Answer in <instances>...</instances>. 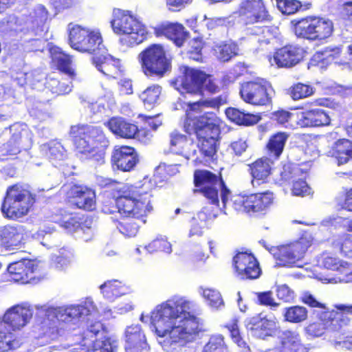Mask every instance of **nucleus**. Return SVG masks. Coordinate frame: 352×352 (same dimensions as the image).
Masks as SVG:
<instances>
[{"instance_id":"nucleus-11","label":"nucleus","mask_w":352,"mask_h":352,"mask_svg":"<svg viewBox=\"0 0 352 352\" xmlns=\"http://www.w3.org/2000/svg\"><path fill=\"white\" fill-rule=\"evenodd\" d=\"M274 93V90L271 83L262 78L244 81L239 86V96L241 100L254 107L271 104Z\"/></svg>"},{"instance_id":"nucleus-21","label":"nucleus","mask_w":352,"mask_h":352,"mask_svg":"<svg viewBox=\"0 0 352 352\" xmlns=\"http://www.w3.org/2000/svg\"><path fill=\"white\" fill-rule=\"evenodd\" d=\"M246 327L256 338L265 339L276 334L278 326L273 317H262L261 315L253 316L246 321Z\"/></svg>"},{"instance_id":"nucleus-5","label":"nucleus","mask_w":352,"mask_h":352,"mask_svg":"<svg viewBox=\"0 0 352 352\" xmlns=\"http://www.w3.org/2000/svg\"><path fill=\"white\" fill-rule=\"evenodd\" d=\"M171 85L181 94L203 95L206 91L210 94L219 91V87L212 76L200 69L186 67L182 75L175 77Z\"/></svg>"},{"instance_id":"nucleus-58","label":"nucleus","mask_w":352,"mask_h":352,"mask_svg":"<svg viewBox=\"0 0 352 352\" xmlns=\"http://www.w3.org/2000/svg\"><path fill=\"white\" fill-rule=\"evenodd\" d=\"M188 138L186 135L184 134L177 131H174L170 134V146L172 148L176 147V148L173 151L175 154H181L182 152V150L188 144Z\"/></svg>"},{"instance_id":"nucleus-51","label":"nucleus","mask_w":352,"mask_h":352,"mask_svg":"<svg viewBox=\"0 0 352 352\" xmlns=\"http://www.w3.org/2000/svg\"><path fill=\"white\" fill-rule=\"evenodd\" d=\"M208 305L214 309H220L223 307V301L220 293L212 289H202L201 293Z\"/></svg>"},{"instance_id":"nucleus-48","label":"nucleus","mask_w":352,"mask_h":352,"mask_svg":"<svg viewBox=\"0 0 352 352\" xmlns=\"http://www.w3.org/2000/svg\"><path fill=\"white\" fill-rule=\"evenodd\" d=\"M293 117L294 113L289 110L279 108L270 113V119L273 123L278 126H286L291 122Z\"/></svg>"},{"instance_id":"nucleus-53","label":"nucleus","mask_w":352,"mask_h":352,"mask_svg":"<svg viewBox=\"0 0 352 352\" xmlns=\"http://www.w3.org/2000/svg\"><path fill=\"white\" fill-rule=\"evenodd\" d=\"M336 271L339 272L340 276L328 280L325 279V280H327V283H337L341 282H352V265L342 261Z\"/></svg>"},{"instance_id":"nucleus-9","label":"nucleus","mask_w":352,"mask_h":352,"mask_svg":"<svg viewBox=\"0 0 352 352\" xmlns=\"http://www.w3.org/2000/svg\"><path fill=\"white\" fill-rule=\"evenodd\" d=\"M138 58L147 77L162 78L170 68V60L162 44L149 45L140 53Z\"/></svg>"},{"instance_id":"nucleus-1","label":"nucleus","mask_w":352,"mask_h":352,"mask_svg":"<svg viewBox=\"0 0 352 352\" xmlns=\"http://www.w3.org/2000/svg\"><path fill=\"white\" fill-rule=\"evenodd\" d=\"M196 308L193 301L175 296L152 311L150 320L165 351H170L195 340L199 331L198 319L193 314Z\"/></svg>"},{"instance_id":"nucleus-54","label":"nucleus","mask_w":352,"mask_h":352,"mask_svg":"<svg viewBox=\"0 0 352 352\" xmlns=\"http://www.w3.org/2000/svg\"><path fill=\"white\" fill-rule=\"evenodd\" d=\"M227 329L230 333V336L232 340L242 349V352H248L250 351L245 342L241 338L240 332L238 327L237 320H232L227 324Z\"/></svg>"},{"instance_id":"nucleus-17","label":"nucleus","mask_w":352,"mask_h":352,"mask_svg":"<svg viewBox=\"0 0 352 352\" xmlns=\"http://www.w3.org/2000/svg\"><path fill=\"white\" fill-rule=\"evenodd\" d=\"M91 62L98 71L109 79L122 76L124 69L120 60L110 55L104 45L92 55Z\"/></svg>"},{"instance_id":"nucleus-37","label":"nucleus","mask_w":352,"mask_h":352,"mask_svg":"<svg viewBox=\"0 0 352 352\" xmlns=\"http://www.w3.org/2000/svg\"><path fill=\"white\" fill-rule=\"evenodd\" d=\"M278 338L284 349L297 351L302 346L300 334L297 331H283Z\"/></svg>"},{"instance_id":"nucleus-20","label":"nucleus","mask_w":352,"mask_h":352,"mask_svg":"<svg viewBox=\"0 0 352 352\" xmlns=\"http://www.w3.org/2000/svg\"><path fill=\"white\" fill-rule=\"evenodd\" d=\"M233 263L237 276L242 279H255L261 273L258 263L252 254L239 252L233 258Z\"/></svg>"},{"instance_id":"nucleus-46","label":"nucleus","mask_w":352,"mask_h":352,"mask_svg":"<svg viewBox=\"0 0 352 352\" xmlns=\"http://www.w3.org/2000/svg\"><path fill=\"white\" fill-rule=\"evenodd\" d=\"M277 8L283 14L291 15L298 12L302 7L299 0H275Z\"/></svg>"},{"instance_id":"nucleus-33","label":"nucleus","mask_w":352,"mask_h":352,"mask_svg":"<svg viewBox=\"0 0 352 352\" xmlns=\"http://www.w3.org/2000/svg\"><path fill=\"white\" fill-rule=\"evenodd\" d=\"M212 51L219 60L228 62L238 55L239 46L234 41H227L214 44Z\"/></svg>"},{"instance_id":"nucleus-23","label":"nucleus","mask_w":352,"mask_h":352,"mask_svg":"<svg viewBox=\"0 0 352 352\" xmlns=\"http://www.w3.org/2000/svg\"><path fill=\"white\" fill-rule=\"evenodd\" d=\"M94 128L88 124L72 125L69 134L72 138L75 151L79 154L91 153V137Z\"/></svg>"},{"instance_id":"nucleus-6","label":"nucleus","mask_w":352,"mask_h":352,"mask_svg":"<svg viewBox=\"0 0 352 352\" xmlns=\"http://www.w3.org/2000/svg\"><path fill=\"white\" fill-rule=\"evenodd\" d=\"M298 38L309 41H321L333 34L334 25L331 20L316 15H309L292 21Z\"/></svg>"},{"instance_id":"nucleus-26","label":"nucleus","mask_w":352,"mask_h":352,"mask_svg":"<svg viewBox=\"0 0 352 352\" xmlns=\"http://www.w3.org/2000/svg\"><path fill=\"white\" fill-rule=\"evenodd\" d=\"M110 131L123 138H138V126L121 117H112L104 123Z\"/></svg>"},{"instance_id":"nucleus-29","label":"nucleus","mask_w":352,"mask_h":352,"mask_svg":"<svg viewBox=\"0 0 352 352\" xmlns=\"http://www.w3.org/2000/svg\"><path fill=\"white\" fill-rule=\"evenodd\" d=\"M72 192L78 208L90 211L95 209L96 194L94 190L84 186H76Z\"/></svg>"},{"instance_id":"nucleus-12","label":"nucleus","mask_w":352,"mask_h":352,"mask_svg":"<svg viewBox=\"0 0 352 352\" xmlns=\"http://www.w3.org/2000/svg\"><path fill=\"white\" fill-rule=\"evenodd\" d=\"M68 41L72 49L92 55L103 45L102 38L99 32L80 25H74L69 28Z\"/></svg>"},{"instance_id":"nucleus-61","label":"nucleus","mask_w":352,"mask_h":352,"mask_svg":"<svg viewBox=\"0 0 352 352\" xmlns=\"http://www.w3.org/2000/svg\"><path fill=\"white\" fill-rule=\"evenodd\" d=\"M16 345L17 342L14 340V336L12 333L6 334L0 333V352L14 349Z\"/></svg>"},{"instance_id":"nucleus-13","label":"nucleus","mask_w":352,"mask_h":352,"mask_svg":"<svg viewBox=\"0 0 352 352\" xmlns=\"http://www.w3.org/2000/svg\"><path fill=\"white\" fill-rule=\"evenodd\" d=\"M311 245V236H304L296 241L272 248L270 252L276 259L277 265L293 267L304 257Z\"/></svg>"},{"instance_id":"nucleus-31","label":"nucleus","mask_w":352,"mask_h":352,"mask_svg":"<svg viewBox=\"0 0 352 352\" xmlns=\"http://www.w3.org/2000/svg\"><path fill=\"white\" fill-rule=\"evenodd\" d=\"M103 296L109 301L132 292L130 286L122 284L117 280H108L100 286Z\"/></svg>"},{"instance_id":"nucleus-18","label":"nucleus","mask_w":352,"mask_h":352,"mask_svg":"<svg viewBox=\"0 0 352 352\" xmlns=\"http://www.w3.org/2000/svg\"><path fill=\"white\" fill-rule=\"evenodd\" d=\"M342 315L334 311H324L320 318V320L309 324L305 328L306 334L310 337H320L325 331H338L343 326L346 325L349 320H342Z\"/></svg>"},{"instance_id":"nucleus-3","label":"nucleus","mask_w":352,"mask_h":352,"mask_svg":"<svg viewBox=\"0 0 352 352\" xmlns=\"http://www.w3.org/2000/svg\"><path fill=\"white\" fill-rule=\"evenodd\" d=\"M142 186H126L116 198L118 212L126 218L139 219L152 210L148 190L155 187V181L144 178Z\"/></svg>"},{"instance_id":"nucleus-16","label":"nucleus","mask_w":352,"mask_h":352,"mask_svg":"<svg viewBox=\"0 0 352 352\" xmlns=\"http://www.w3.org/2000/svg\"><path fill=\"white\" fill-rule=\"evenodd\" d=\"M44 269V265L36 260H23L11 263L8 267L10 280L29 283L38 277Z\"/></svg>"},{"instance_id":"nucleus-42","label":"nucleus","mask_w":352,"mask_h":352,"mask_svg":"<svg viewBox=\"0 0 352 352\" xmlns=\"http://www.w3.org/2000/svg\"><path fill=\"white\" fill-rule=\"evenodd\" d=\"M60 225L69 232L82 231L83 233L87 234V236L83 237L85 241H88L92 234V230L90 227H87L86 229L80 227V223L76 216L69 215L65 217L61 221Z\"/></svg>"},{"instance_id":"nucleus-7","label":"nucleus","mask_w":352,"mask_h":352,"mask_svg":"<svg viewBox=\"0 0 352 352\" xmlns=\"http://www.w3.org/2000/svg\"><path fill=\"white\" fill-rule=\"evenodd\" d=\"M97 314L95 310V305L91 299L87 298L85 302L78 305H71L61 307H44L40 311V314H44L45 318L43 324L49 328L56 327L58 322H70L84 316Z\"/></svg>"},{"instance_id":"nucleus-44","label":"nucleus","mask_w":352,"mask_h":352,"mask_svg":"<svg viewBox=\"0 0 352 352\" xmlns=\"http://www.w3.org/2000/svg\"><path fill=\"white\" fill-rule=\"evenodd\" d=\"M283 315L286 321L298 323L307 319V311L305 307L302 306H292L285 308Z\"/></svg>"},{"instance_id":"nucleus-50","label":"nucleus","mask_w":352,"mask_h":352,"mask_svg":"<svg viewBox=\"0 0 352 352\" xmlns=\"http://www.w3.org/2000/svg\"><path fill=\"white\" fill-rule=\"evenodd\" d=\"M342 261L339 258L328 252L322 253L317 259L318 266L335 271L338 269Z\"/></svg>"},{"instance_id":"nucleus-24","label":"nucleus","mask_w":352,"mask_h":352,"mask_svg":"<svg viewBox=\"0 0 352 352\" xmlns=\"http://www.w3.org/2000/svg\"><path fill=\"white\" fill-rule=\"evenodd\" d=\"M329 113L322 108H309L300 112L297 124L301 128H319L331 124Z\"/></svg>"},{"instance_id":"nucleus-57","label":"nucleus","mask_w":352,"mask_h":352,"mask_svg":"<svg viewBox=\"0 0 352 352\" xmlns=\"http://www.w3.org/2000/svg\"><path fill=\"white\" fill-rule=\"evenodd\" d=\"M92 342L95 350H99V352H114L117 348L116 341L107 336H104L102 340H95Z\"/></svg>"},{"instance_id":"nucleus-15","label":"nucleus","mask_w":352,"mask_h":352,"mask_svg":"<svg viewBox=\"0 0 352 352\" xmlns=\"http://www.w3.org/2000/svg\"><path fill=\"white\" fill-rule=\"evenodd\" d=\"M274 199V194L270 191L249 195H235L231 197L230 207L239 212L254 213L268 208Z\"/></svg>"},{"instance_id":"nucleus-36","label":"nucleus","mask_w":352,"mask_h":352,"mask_svg":"<svg viewBox=\"0 0 352 352\" xmlns=\"http://www.w3.org/2000/svg\"><path fill=\"white\" fill-rule=\"evenodd\" d=\"M315 92L316 88L311 84L298 82L293 83L286 93L293 101H298L311 97Z\"/></svg>"},{"instance_id":"nucleus-34","label":"nucleus","mask_w":352,"mask_h":352,"mask_svg":"<svg viewBox=\"0 0 352 352\" xmlns=\"http://www.w3.org/2000/svg\"><path fill=\"white\" fill-rule=\"evenodd\" d=\"M289 134L285 131H278L270 136L265 146L267 154H282Z\"/></svg>"},{"instance_id":"nucleus-22","label":"nucleus","mask_w":352,"mask_h":352,"mask_svg":"<svg viewBox=\"0 0 352 352\" xmlns=\"http://www.w3.org/2000/svg\"><path fill=\"white\" fill-rule=\"evenodd\" d=\"M153 32L157 37H166L178 47H182L190 36L183 24L178 22L162 23L153 28Z\"/></svg>"},{"instance_id":"nucleus-64","label":"nucleus","mask_w":352,"mask_h":352,"mask_svg":"<svg viewBox=\"0 0 352 352\" xmlns=\"http://www.w3.org/2000/svg\"><path fill=\"white\" fill-rule=\"evenodd\" d=\"M311 193V188L304 180L296 181L293 184L292 194L295 196L304 197Z\"/></svg>"},{"instance_id":"nucleus-19","label":"nucleus","mask_w":352,"mask_h":352,"mask_svg":"<svg viewBox=\"0 0 352 352\" xmlns=\"http://www.w3.org/2000/svg\"><path fill=\"white\" fill-rule=\"evenodd\" d=\"M305 54L306 50L300 45L289 43L276 49L269 60L273 58L278 67L290 68L301 62Z\"/></svg>"},{"instance_id":"nucleus-43","label":"nucleus","mask_w":352,"mask_h":352,"mask_svg":"<svg viewBox=\"0 0 352 352\" xmlns=\"http://www.w3.org/2000/svg\"><path fill=\"white\" fill-rule=\"evenodd\" d=\"M162 87L153 85L147 87L140 96L146 108L151 109L157 103L161 94Z\"/></svg>"},{"instance_id":"nucleus-62","label":"nucleus","mask_w":352,"mask_h":352,"mask_svg":"<svg viewBox=\"0 0 352 352\" xmlns=\"http://www.w3.org/2000/svg\"><path fill=\"white\" fill-rule=\"evenodd\" d=\"M256 295L258 303L261 305L270 306L271 307H277L279 305V303L275 301L273 293L271 291L258 292Z\"/></svg>"},{"instance_id":"nucleus-39","label":"nucleus","mask_w":352,"mask_h":352,"mask_svg":"<svg viewBox=\"0 0 352 352\" xmlns=\"http://www.w3.org/2000/svg\"><path fill=\"white\" fill-rule=\"evenodd\" d=\"M52 62L60 72L71 77L74 76L75 72L71 67L72 62L71 56L58 52L53 55Z\"/></svg>"},{"instance_id":"nucleus-28","label":"nucleus","mask_w":352,"mask_h":352,"mask_svg":"<svg viewBox=\"0 0 352 352\" xmlns=\"http://www.w3.org/2000/svg\"><path fill=\"white\" fill-rule=\"evenodd\" d=\"M342 53L341 47H327L316 52L313 56L312 61L320 67H327L333 63L340 64Z\"/></svg>"},{"instance_id":"nucleus-60","label":"nucleus","mask_w":352,"mask_h":352,"mask_svg":"<svg viewBox=\"0 0 352 352\" xmlns=\"http://www.w3.org/2000/svg\"><path fill=\"white\" fill-rule=\"evenodd\" d=\"M109 146V140L102 135H98L91 140V153L104 154Z\"/></svg>"},{"instance_id":"nucleus-35","label":"nucleus","mask_w":352,"mask_h":352,"mask_svg":"<svg viewBox=\"0 0 352 352\" xmlns=\"http://www.w3.org/2000/svg\"><path fill=\"white\" fill-rule=\"evenodd\" d=\"M0 237L6 246H17L23 239L22 229L11 225L3 226L0 229Z\"/></svg>"},{"instance_id":"nucleus-14","label":"nucleus","mask_w":352,"mask_h":352,"mask_svg":"<svg viewBox=\"0 0 352 352\" xmlns=\"http://www.w3.org/2000/svg\"><path fill=\"white\" fill-rule=\"evenodd\" d=\"M236 13L245 26L267 23L273 19L265 0H242Z\"/></svg>"},{"instance_id":"nucleus-10","label":"nucleus","mask_w":352,"mask_h":352,"mask_svg":"<svg viewBox=\"0 0 352 352\" xmlns=\"http://www.w3.org/2000/svg\"><path fill=\"white\" fill-rule=\"evenodd\" d=\"M195 186L200 187L199 191L210 202L217 206H219V191L224 207L228 204L230 190L226 188L221 176L208 170H196L194 174Z\"/></svg>"},{"instance_id":"nucleus-49","label":"nucleus","mask_w":352,"mask_h":352,"mask_svg":"<svg viewBox=\"0 0 352 352\" xmlns=\"http://www.w3.org/2000/svg\"><path fill=\"white\" fill-rule=\"evenodd\" d=\"M73 258L74 254L70 250L61 248L54 256L55 267L58 270H63L72 263Z\"/></svg>"},{"instance_id":"nucleus-40","label":"nucleus","mask_w":352,"mask_h":352,"mask_svg":"<svg viewBox=\"0 0 352 352\" xmlns=\"http://www.w3.org/2000/svg\"><path fill=\"white\" fill-rule=\"evenodd\" d=\"M142 118V124L138 126V139H149L152 135L151 132L155 131L160 123H157L153 116H140Z\"/></svg>"},{"instance_id":"nucleus-56","label":"nucleus","mask_w":352,"mask_h":352,"mask_svg":"<svg viewBox=\"0 0 352 352\" xmlns=\"http://www.w3.org/2000/svg\"><path fill=\"white\" fill-rule=\"evenodd\" d=\"M116 226L120 232L126 237L135 236L139 228L138 225L134 221L126 219L119 221Z\"/></svg>"},{"instance_id":"nucleus-41","label":"nucleus","mask_w":352,"mask_h":352,"mask_svg":"<svg viewBox=\"0 0 352 352\" xmlns=\"http://www.w3.org/2000/svg\"><path fill=\"white\" fill-rule=\"evenodd\" d=\"M139 162L138 155H112L113 167L122 171L131 170Z\"/></svg>"},{"instance_id":"nucleus-30","label":"nucleus","mask_w":352,"mask_h":352,"mask_svg":"<svg viewBox=\"0 0 352 352\" xmlns=\"http://www.w3.org/2000/svg\"><path fill=\"white\" fill-rule=\"evenodd\" d=\"M225 113L228 120L239 126L254 125L261 119L258 114L245 113L234 107L227 108Z\"/></svg>"},{"instance_id":"nucleus-52","label":"nucleus","mask_w":352,"mask_h":352,"mask_svg":"<svg viewBox=\"0 0 352 352\" xmlns=\"http://www.w3.org/2000/svg\"><path fill=\"white\" fill-rule=\"evenodd\" d=\"M227 346L221 335H212L208 342L204 346L201 352H221Z\"/></svg>"},{"instance_id":"nucleus-25","label":"nucleus","mask_w":352,"mask_h":352,"mask_svg":"<svg viewBox=\"0 0 352 352\" xmlns=\"http://www.w3.org/2000/svg\"><path fill=\"white\" fill-rule=\"evenodd\" d=\"M32 317L29 307L16 305L9 309L4 314L3 321L12 330H19L25 327Z\"/></svg>"},{"instance_id":"nucleus-4","label":"nucleus","mask_w":352,"mask_h":352,"mask_svg":"<svg viewBox=\"0 0 352 352\" xmlns=\"http://www.w3.org/2000/svg\"><path fill=\"white\" fill-rule=\"evenodd\" d=\"M113 32L120 36V43L126 47L138 45L148 36L146 25L131 11L113 8L110 21Z\"/></svg>"},{"instance_id":"nucleus-45","label":"nucleus","mask_w":352,"mask_h":352,"mask_svg":"<svg viewBox=\"0 0 352 352\" xmlns=\"http://www.w3.org/2000/svg\"><path fill=\"white\" fill-rule=\"evenodd\" d=\"M224 103V100H223L221 96H217L216 98L206 99V100H199L197 102H188L187 103L188 110L191 111H199L202 108H219Z\"/></svg>"},{"instance_id":"nucleus-63","label":"nucleus","mask_w":352,"mask_h":352,"mask_svg":"<svg viewBox=\"0 0 352 352\" xmlns=\"http://www.w3.org/2000/svg\"><path fill=\"white\" fill-rule=\"evenodd\" d=\"M43 152L48 154H63L65 150L60 142L51 140L42 146Z\"/></svg>"},{"instance_id":"nucleus-38","label":"nucleus","mask_w":352,"mask_h":352,"mask_svg":"<svg viewBox=\"0 0 352 352\" xmlns=\"http://www.w3.org/2000/svg\"><path fill=\"white\" fill-rule=\"evenodd\" d=\"M206 43L202 37L197 36L191 39L186 52L188 58L197 63H203L204 56L202 51Z\"/></svg>"},{"instance_id":"nucleus-32","label":"nucleus","mask_w":352,"mask_h":352,"mask_svg":"<svg viewBox=\"0 0 352 352\" xmlns=\"http://www.w3.org/2000/svg\"><path fill=\"white\" fill-rule=\"evenodd\" d=\"M250 170L252 185H260L271 173L270 160L267 157L260 158L250 166Z\"/></svg>"},{"instance_id":"nucleus-55","label":"nucleus","mask_w":352,"mask_h":352,"mask_svg":"<svg viewBox=\"0 0 352 352\" xmlns=\"http://www.w3.org/2000/svg\"><path fill=\"white\" fill-rule=\"evenodd\" d=\"M276 30V28L272 26L258 27L257 28L258 32H253L252 34L258 35L261 33L262 34L258 38V42L260 46H262L263 45H270L272 41L275 38L274 31Z\"/></svg>"},{"instance_id":"nucleus-8","label":"nucleus","mask_w":352,"mask_h":352,"mask_svg":"<svg viewBox=\"0 0 352 352\" xmlns=\"http://www.w3.org/2000/svg\"><path fill=\"white\" fill-rule=\"evenodd\" d=\"M34 202V197L29 190L20 185H14L7 190L1 206L4 217L16 219L26 215Z\"/></svg>"},{"instance_id":"nucleus-47","label":"nucleus","mask_w":352,"mask_h":352,"mask_svg":"<svg viewBox=\"0 0 352 352\" xmlns=\"http://www.w3.org/2000/svg\"><path fill=\"white\" fill-rule=\"evenodd\" d=\"M144 249L150 252H155L157 251L164 252L167 254L172 252L171 244L168 241L166 237L160 236L151 241Z\"/></svg>"},{"instance_id":"nucleus-2","label":"nucleus","mask_w":352,"mask_h":352,"mask_svg":"<svg viewBox=\"0 0 352 352\" xmlns=\"http://www.w3.org/2000/svg\"><path fill=\"white\" fill-rule=\"evenodd\" d=\"M184 129L188 135H195L201 154H216L220 145L219 135L223 121L217 113L206 111L184 120Z\"/></svg>"},{"instance_id":"nucleus-27","label":"nucleus","mask_w":352,"mask_h":352,"mask_svg":"<svg viewBox=\"0 0 352 352\" xmlns=\"http://www.w3.org/2000/svg\"><path fill=\"white\" fill-rule=\"evenodd\" d=\"M125 342L126 352H140L147 348L145 336L138 324L126 327Z\"/></svg>"},{"instance_id":"nucleus-59","label":"nucleus","mask_w":352,"mask_h":352,"mask_svg":"<svg viewBox=\"0 0 352 352\" xmlns=\"http://www.w3.org/2000/svg\"><path fill=\"white\" fill-rule=\"evenodd\" d=\"M333 154H352V141L341 138L334 142L331 147Z\"/></svg>"}]
</instances>
